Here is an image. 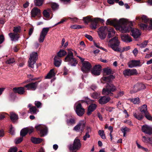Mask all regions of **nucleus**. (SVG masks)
Wrapping results in <instances>:
<instances>
[{"instance_id":"f257e3e1","label":"nucleus","mask_w":152,"mask_h":152,"mask_svg":"<svg viewBox=\"0 0 152 152\" xmlns=\"http://www.w3.org/2000/svg\"><path fill=\"white\" fill-rule=\"evenodd\" d=\"M107 24L113 26L117 30L122 33H126L131 31V35L134 38H137L141 35V33L137 28H132L130 25H132L131 21L129 22L124 18L120 19L119 20L116 19L113 20L108 19L106 22Z\"/></svg>"},{"instance_id":"f03ea898","label":"nucleus","mask_w":152,"mask_h":152,"mask_svg":"<svg viewBox=\"0 0 152 152\" xmlns=\"http://www.w3.org/2000/svg\"><path fill=\"white\" fill-rule=\"evenodd\" d=\"M120 42L118 38L116 37H115L111 39L108 42V46L110 47L115 51L122 52L124 51H126L130 49L129 46L123 47L121 48H119Z\"/></svg>"},{"instance_id":"7ed1b4c3","label":"nucleus","mask_w":152,"mask_h":152,"mask_svg":"<svg viewBox=\"0 0 152 152\" xmlns=\"http://www.w3.org/2000/svg\"><path fill=\"white\" fill-rule=\"evenodd\" d=\"M116 90V87L111 83H107L105 87L103 88L102 94L103 95L113 96V94L112 92Z\"/></svg>"},{"instance_id":"20e7f679","label":"nucleus","mask_w":152,"mask_h":152,"mask_svg":"<svg viewBox=\"0 0 152 152\" xmlns=\"http://www.w3.org/2000/svg\"><path fill=\"white\" fill-rule=\"evenodd\" d=\"M82 63V66L81 68L82 71L84 73H86L90 71L91 68V64L88 61H84V59L78 56Z\"/></svg>"},{"instance_id":"39448f33","label":"nucleus","mask_w":152,"mask_h":152,"mask_svg":"<svg viewBox=\"0 0 152 152\" xmlns=\"http://www.w3.org/2000/svg\"><path fill=\"white\" fill-rule=\"evenodd\" d=\"M38 55L37 52H32L30 55L29 61H28L29 66L32 68H33L34 66L36 65V69L37 67V66L35 64L36 61L37 59Z\"/></svg>"},{"instance_id":"423d86ee","label":"nucleus","mask_w":152,"mask_h":152,"mask_svg":"<svg viewBox=\"0 0 152 152\" xmlns=\"http://www.w3.org/2000/svg\"><path fill=\"white\" fill-rule=\"evenodd\" d=\"M66 61H68L72 66H75L77 64L76 60L73 58L72 52L70 50L68 53V54L65 58Z\"/></svg>"},{"instance_id":"0eeeda50","label":"nucleus","mask_w":152,"mask_h":152,"mask_svg":"<svg viewBox=\"0 0 152 152\" xmlns=\"http://www.w3.org/2000/svg\"><path fill=\"white\" fill-rule=\"evenodd\" d=\"M81 146L80 140L78 139H75L73 144L69 145L68 148L70 151H73L77 150L80 149Z\"/></svg>"},{"instance_id":"6e6552de","label":"nucleus","mask_w":152,"mask_h":152,"mask_svg":"<svg viewBox=\"0 0 152 152\" xmlns=\"http://www.w3.org/2000/svg\"><path fill=\"white\" fill-rule=\"evenodd\" d=\"M86 126V122L84 120L80 121L73 128V130L76 132H83Z\"/></svg>"},{"instance_id":"1a4fd4ad","label":"nucleus","mask_w":152,"mask_h":152,"mask_svg":"<svg viewBox=\"0 0 152 152\" xmlns=\"http://www.w3.org/2000/svg\"><path fill=\"white\" fill-rule=\"evenodd\" d=\"M107 27L106 26H102L98 29L97 31L99 36L101 39H104L107 35L106 32Z\"/></svg>"},{"instance_id":"9d476101","label":"nucleus","mask_w":152,"mask_h":152,"mask_svg":"<svg viewBox=\"0 0 152 152\" xmlns=\"http://www.w3.org/2000/svg\"><path fill=\"white\" fill-rule=\"evenodd\" d=\"M35 128L37 130L40 131V135L41 137L46 135L47 133L48 129L47 127L43 125H39L35 126Z\"/></svg>"},{"instance_id":"9b49d317","label":"nucleus","mask_w":152,"mask_h":152,"mask_svg":"<svg viewBox=\"0 0 152 152\" xmlns=\"http://www.w3.org/2000/svg\"><path fill=\"white\" fill-rule=\"evenodd\" d=\"M49 29L50 28L49 27L44 28H42L38 39V40L39 42H43Z\"/></svg>"},{"instance_id":"f8f14e48","label":"nucleus","mask_w":152,"mask_h":152,"mask_svg":"<svg viewBox=\"0 0 152 152\" xmlns=\"http://www.w3.org/2000/svg\"><path fill=\"white\" fill-rule=\"evenodd\" d=\"M123 74L126 77L137 75L138 72L135 69H127L123 71Z\"/></svg>"},{"instance_id":"ddd939ff","label":"nucleus","mask_w":152,"mask_h":152,"mask_svg":"<svg viewBox=\"0 0 152 152\" xmlns=\"http://www.w3.org/2000/svg\"><path fill=\"white\" fill-rule=\"evenodd\" d=\"M75 111L78 115L81 116L84 114L85 110L82 107L80 104L78 103L76 106Z\"/></svg>"},{"instance_id":"4468645a","label":"nucleus","mask_w":152,"mask_h":152,"mask_svg":"<svg viewBox=\"0 0 152 152\" xmlns=\"http://www.w3.org/2000/svg\"><path fill=\"white\" fill-rule=\"evenodd\" d=\"M101 66L100 65H95L91 71L92 74L94 75H99L101 73Z\"/></svg>"},{"instance_id":"2eb2a0df","label":"nucleus","mask_w":152,"mask_h":152,"mask_svg":"<svg viewBox=\"0 0 152 152\" xmlns=\"http://www.w3.org/2000/svg\"><path fill=\"white\" fill-rule=\"evenodd\" d=\"M142 130L144 133L150 135L152 134V126L147 125H143L142 127Z\"/></svg>"},{"instance_id":"dca6fc26","label":"nucleus","mask_w":152,"mask_h":152,"mask_svg":"<svg viewBox=\"0 0 152 152\" xmlns=\"http://www.w3.org/2000/svg\"><path fill=\"white\" fill-rule=\"evenodd\" d=\"M145 88V86L144 84H136L134 86V90L131 91L130 93L132 94L136 92L141 89H144Z\"/></svg>"},{"instance_id":"f3484780","label":"nucleus","mask_w":152,"mask_h":152,"mask_svg":"<svg viewBox=\"0 0 152 152\" xmlns=\"http://www.w3.org/2000/svg\"><path fill=\"white\" fill-rule=\"evenodd\" d=\"M110 99V97L106 96H101L98 100L99 103L101 104H106L109 102Z\"/></svg>"},{"instance_id":"a211bd4d","label":"nucleus","mask_w":152,"mask_h":152,"mask_svg":"<svg viewBox=\"0 0 152 152\" xmlns=\"http://www.w3.org/2000/svg\"><path fill=\"white\" fill-rule=\"evenodd\" d=\"M38 83L37 82L30 83L25 86L24 87L27 88V90H34L37 87Z\"/></svg>"},{"instance_id":"6ab92c4d","label":"nucleus","mask_w":152,"mask_h":152,"mask_svg":"<svg viewBox=\"0 0 152 152\" xmlns=\"http://www.w3.org/2000/svg\"><path fill=\"white\" fill-rule=\"evenodd\" d=\"M140 64V61L132 60L128 63V65L129 67L132 68L139 66Z\"/></svg>"},{"instance_id":"aec40b11","label":"nucleus","mask_w":152,"mask_h":152,"mask_svg":"<svg viewBox=\"0 0 152 152\" xmlns=\"http://www.w3.org/2000/svg\"><path fill=\"white\" fill-rule=\"evenodd\" d=\"M41 13L40 10L37 7L34 8L31 11V13L32 17H35L39 15Z\"/></svg>"},{"instance_id":"412c9836","label":"nucleus","mask_w":152,"mask_h":152,"mask_svg":"<svg viewBox=\"0 0 152 152\" xmlns=\"http://www.w3.org/2000/svg\"><path fill=\"white\" fill-rule=\"evenodd\" d=\"M121 38L123 41L126 42H130L132 41L131 37L127 34H121Z\"/></svg>"},{"instance_id":"4be33fe9","label":"nucleus","mask_w":152,"mask_h":152,"mask_svg":"<svg viewBox=\"0 0 152 152\" xmlns=\"http://www.w3.org/2000/svg\"><path fill=\"white\" fill-rule=\"evenodd\" d=\"M96 105L95 104H92L90 105L88 108L87 114L88 115L91 114L92 112L96 108Z\"/></svg>"},{"instance_id":"5701e85b","label":"nucleus","mask_w":152,"mask_h":152,"mask_svg":"<svg viewBox=\"0 0 152 152\" xmlns=\"http://www.w3.org/2000/svg\"><path fill=\"white\" fill-rule=\"evenodd\" d=\"M11 40L12 41H18L19 39V35L18 34H15L13 33H10L9 34Z\"/></svg>"},{"instance_id":"b1692460","label":"nucleus","mask_w":152,"mask_h":152,"mask_svg":"<svg viewBox=\"0 0 152 152\" xmlns=\"http://www.w3.org/2000/svg\"><path fill=\"white\" fill-rule=\"evenodd\" d=\"M106 31H107L108 33L107 35V37L109 38H110L113 36L115 33V32L113 28L111 27H107Z\"/></svg>"},{"instance_id":"393cba45","label":"nucleus","mask_w":152,"mask_h":152,"mask_svg":"<svg viewBox=\"0 0 152 152\" xmlns=\"http://www.w3.org/2000/svg\"><path fill=\"white\" fill-rule=\"evenodd\" d=\"M24 88V87L15 88H13V90L15 92L22 94L25 92Z\"/></svg>"},{"instance_id":"a878e982","label":"nucleus","mask_w":152,"mask_h":152,"mask_svg":"<svg viewBox=\"0 0 152 152\" xmlns=\"http://www.w3.org/2000/svg\"><path fill=\"white\" fill-rule=\"evenodd\" d=\"M61 60L57 56H55L54 58V64L56 67H58L61 65Z\"/></svg>"},{"instance_id":"bb28decb","label":"nucleus","mask_w":152,"mask_h":152,"mask_svg":"<svg viewBox=\"0 0 152 152\" xmlns=\"http://www.w3.org/2000/svg\"><path fill=\"white\" fill-rule=\"evenodd\" d=\"M96 19L95 18H93L91 22V23L90 27L93 29H95L97 27L98 22Z\"/></svg>"},{"instance_id":"cd10ccee","label":"nucleus","mask_w":152,"mask_h":152,"mask_svg":"<svg viewBox=\"0 0 152 152\" xmlns=\"http://www.w3.org/2000/svg\"><path fill=\"white\" fill-rule=\"evenodd\" d=\"M136 19L138 20L140 22L142 21L145 23H147L148 21V19L146 16L142 15L141 18L140 16H137L136 18Z\"/></svg>"},{"instance_id":"c85d7f7f","label":"nucleus","mask_w":152,"mask_h":152,"mask_svg":"<svg viewBox=\"0 0 152 152\" xmlns=\"http://www.w3.org/2000/svg\"><path fill=\"white\" fill-rule=\"evenodd\" d=\"M93 19V18H92V16H88L83 17V20L86 24H87L90 22H91Z\"/></svg>"},{"instance_id":"c756f323","label":"nucleus","mask_w":152,"mask_h":152,"mask_svg":"<svg viewBox=\"0 0 152 152\" xmlns=\"http://www.w3.org/2000/svg\"><path fill=\"white\" fill-rule=\"evenodd\" d=\"M42 139L34 137H32L31 138V141L33 143L35 144L39 143L42 142Z\"/></svg>"},{"instance_id":"7c9ffc66","label":"nucleus","mask_w":152,"mask_h":152,"mask_svg":"<svg viewBox=\"0 0 152 152\" xmlns=\"http://www.w3.org/2000/svg\"><path fill=\"white\" fill-rule=\"evenodd\" d=\"M66 122L67 124L69 126H73L76 123L75 119L73 118L67 119Z\"/></svg>"},{"instance_id":"2f4dec72","label":"nucleus","mask_w":152,"mask_h":152,"mask_svg":"<svg viewBox=\"0 0 152 152\" xmlns=\"http://www.w3.org/2000/svg\"><path fill=\"white\" fill-rule=\"evenodd\" d=\"M55 74L54 72V69H51L49 72L45 77L46 78H50L55 75Z\"/></svg>"},{"instance_id":"473e14b6","label":"nucleus","mask_w":152,"mask_h":152,"mask_svg":"<svg viewBox=\"0 0 152 152\" xmlns=\"http://www.w3.org/2000/svg\"><path fill=\"white\" fill-rule=\"evenodd\" d=\"M133 115L135 118L139 120H141L143 118V116L141 113H134Z\"/></svg>"},{"instance_id":"72a5a7b5","label":"nucleus","mask_w":152,"mask_h":152,"mask_svg":"<svg viewBox=\"0 0 152 152\" xmlns=\"http://www.w3.org/2000/svg\"><path fill=\"white\" fill-rule=\"evenodd\" d=\"M28 133V128H25L22 129L20 131V135L23 137L25 136Z\"/></svg>"},{"instance_id":"f704fd0d","label":"nucleus","mask_w":152,"mask_h":152,"mask_svg":"<svg viewBox=\"0 0 152 152\" xmlns=\"http://www.w3.org/2000/svg\"><path fill=\"white\" fill-rule=\"evenodd\" d=\"M141 112L145 114L148 112L147 109V106L146 104H144L142 105L140 109Z\"/></svg>"},{"instance_id":"c9c22d12","label":"nucleus","mask_w":152,"mask_h":152,"mask_svg":"<svg viewBox=\"0 0 152 152\" xmlns=\"http://www.w3.org/2000/svg\"><path fill=\"white\" fill-rule=\"evenodd\" d=\"M50 11V9H49L47 10H44L43 12L44 16L47 18H49L50 17L49 13Z\"/></svg>"},{"instance_id":"e433bc0d","label":"nucleus","mask_w":152,"mask_h":152,"mask_svg":"<svg viewBox=\"0 0 152 152\" xmlns=\"http://www.w3.org/2000/svg\"><path fill=\"white\" fill-rule=\"evenodd\" d=\"M66 54V52L64 50H60L57 53V56L58 57H61L63 56Z\"/></svg>"},{"instance_id":"4c0bfd02","label":"nucleus","mask_w":152,"mask_h":152,"mask_svg":"<svg viewBox=\"0 0 152 152\" xmlns=\"http://www.w3.org/2000/svg\"><path fill=\"white\" fill-rule=\"evenodd\" d=\"M130 100L134 104H138L140 102V99L138 97L130 99Z\"/></svg>"},{"instance_id":"58836bf2","label":"nucleus","mask_w":152,"mask_h":152,"mask_svg":"<svg viewBox=\"0 0 152 152\" xmlns=\"http://www.w3.org/2000/svg\"><path fill=\"white\" fill-rule=\"evenodd\" d=\"M44 0H34V4L36 6H40L43 4V1Z\"/></svg>"},{"instance_id":"ea45409f","label":"nucleus","mask_w":152,"mask_h":152,"mask_svg":"<svg viewBox=\"0 0 152 152\" xmlns=\"http://www.w3.org/2000/svg\"><path fill=\"white\" fill-rule=\"evenodd\" d=\"M10 115V118L13 121H14L18 119V116L14 113H11Z\"/></svg>"},{"instance_id":"a19ab883","label":"nucleus","mask_w":152,"mask_h":152,"mask_svg":"<svg viewBox=\"0 0 152 152\" xmlns=\"http://www.w3.org/2000/svg\"><path fill=\"white\" fill-rule=\"evenodd\" d=\"M121 130L123 133V136L125 137L126 132L129 131V129L127 127H122L121 129Z\"/></svg>"},{"instance_id":"79ce46f5","label":"nucleus","mask_w":152,"mask_h":152,"mask_svg":"<svg viewBox=\"0 0 152 152\" xmlns=\"http://www.w3.org/2000/svg\"><path fill=\"white\" fill-rule=\"evenodd\" d=\"M98 133L103 139H106L105 135L103 130H99L98 132Z\"/></svg>"},{"instance_id":"37998d69","label":"nucleus","mask_w":152,"mask_h":152,"mask_svg":"<svg viewBox=\"0 0 152 152\" xmlns=\"http://www.w3.org/2000/svg\"><path fill=\"white\" fill-rule=\"evenodd\" d=\"M21 31V28L20 26H16L14 27L13 31L14 33L18 34V33L20 32Z\"/></svg>"},{"instance_id":"c03bdc74","label":"nucleus","mask_w":152,"mask_h":152,"mask_svg":"<svg viewBox=\"0 0 152 152\" xmlns=\"http://www.w3.org/2000/svg\"><path fill=\"white\" fill-rule=\"evenodd\" d=\"M104 74L106 75H109L111 73V70L109 68H105L104 69Z\"/></svg>"},{"instance_id":"a18cd8bd","label":"nucleus","mask_w":152,"mask_h":152,"mask_svg":"<svg viewBox=\"0 0 152 152\" xmlns=\"http://www.w3.org/2000/svg\"><path fill=\"white\" fill-rule=\"evenodd\" d=\"M100 95V94L99 93L94 92L92 94L91 96L93 98L96 99L99 97Z\"/></svg>"},{"instance_id":"49530a36","label":"nucleus","mask_w":152,"mask_h":152,"mask_svg":"<svg viewBox=\"0 0 152 152\" xmlns=\"http://www.w3.org/2000/svg\"><path fill=\"white\" fill-rule=\"evenodd\" d=\"M30 112L32 114H36L37 113V109L36 107H32L30 108Z\"/></svg>"},{"instance_id":"de8ad7c7","label":"nucleus","mask_w":152,"mask_h":152,"mask_svg":"<svg viewBox=\"0 0 152 152\" xmlns=\"http://www.w3.org/2000/svg\"><path fill=\"white\" fill-rule=\"evenodd\" d=\"M58 5L56 3H53L51 4V7L53 10H56L58 8Z\"/></svg>"},{"instance_id":"09e8293b","label":"nucleus","mask_w":152,"mask_h":152,"mask_svg":"<svg viewBox=\"0 0 152 152\" xmlns=\"http://www.w3.org/2000/svg\"><path fill=\"white\" fill-rule=\"evenodd\" d=\"M23 140V137H20L16 138L15 140V142L16 144H18L22 142Z\"/></svg>"},{"instance_id":"8fccbe9b","label":"nucleus","mask_w":152,"mask_h":152,"mask_svg":"<svg viewBox=\"0 0 152 152\" xmlns=\"http://www.w3.org/2000/svg\"><path fill=\"white\" fill-rule=\"evenodd\" d=\"M148 41L145 40V41H144V42H143L142 44H139V46L141 48H145L147 45L148 43Z\"/></svg>"},{"instance_id":"3c124183","label":"nucleus","mask_w":152,"mask_h":152,"mask_svg":"<svg viewBox=\"0 0 152 152\" xmlns=\"http://www.w3.org/2000/svg\"><path fill=\"white\" fill-rule=\"evenodd\" d=\"M145 116L148 120H152V117L150 115L149 113L147 112L146 113L144 114Z\"/></svg>"},{"instance_id":"603ef678","label":"nucleus","mask_w":152,"mask_h":152,"mask_svg":"<svg viewBox=\"0 0 152 152\" xmlns=\"http://www.w3.org/2000/svg\"><path fill=\"white\" fill-rule=\"evenodd\" d=\"M140 26L141 29L143 30H146L148 29L147 26L145 24L141 23L140 24Z\"/></svg>"},{"instance_id":"864d4df0","label":"nucleus","mask_w":152,"mask_h":152,"mask_svg":"<svg viewBox=\"0 0 152 152\" xmlns=\"http://www.w3.org/2000/svg\"><path fill=\"white\" fill-rule=\"evenodd\" d=\"M83 27L80 25H75L71 26V28L74 29H79L83 28Z\"/></svg>"},{"instance_id":"5fc2aeb1","label":"nucleus","mask_w":152,"mask_h":152,"mask_svg":"<svg viewBox=\"0 0 152 152\" xmlns=\"http://www.w3.org/2000/svg\"><path fill=\"white\" fill-rule=\"evenodd\" d=\"M15 61V59L13 58H11L7 60L6 61V63L8 64H12Z\"/></svg>"},{"instance_id":"6e6d98bb","label":"nucleus","mask_w":152,"mask_h":152,"mask_svg":"<svg viewBox=\"0 0 152 152\" xmlns=\"http://www.w3.org/2000/svg\"><path fill=\"white\" fill-rule=\"evenodd\" d=\"M114 77L113 75H111L107 77H104L103 78V80L105 81H107V79L110 80L111 79H113Z\"/></svg>"},{"instance_id":"4d7b16f0","label":"nucleus","mask_w":152,"mask_h":152,"mask_svg":"<svg viewBox=\"0 0 152 152\" xmlns=\"http://www.w3.org/2000/svg\"><path fill=\"white\" fill-rule=\"evenodd\" d=\"M10 133L12 135H14L15 134L14 128L11 126L10 127Z\"/></svg>"},{"instance_id":"13d9d810","label":"nucleus","mask_w":152,"mask_h":152,"mask_svg":"<svg viewBox=\"0 0 152 152\" xmlns=\"http://www.w3.org/2000/svg\"><path fill=\"white\" fill-rule=\"evenodd\" d=\"M149 138V137H146L145 136H143L142 140L144 142L148 143Z\"/></svg>"},{"instance_id":"bf43d9fd","label":"nucleus","mask_w":152,"mask_h":152,"mask_svg":"<svg viewBox=\"0 0 152 152\" xmlns=\"http://www.w3.org/2000/svg\"><path fill=\"white\" fill-rule=\"evenodd\" d=\"M124 94V91H120L117 93V95L116 96V98H118L119 97L122 96Z\"/></svg>"},{"instance_id":"052dcab7","label":"nucleus","mask_w":152,"mask_h":152,"mask_svg":"<svg viewBox=\"0 0 152 152\" xmlns=\"http://www.w3.org/2000/svg\"><path fill=\"white\" fill-rule=\"evenodd\" d=\"M67 19L66 18H63L62 19L60 22H58V23L56 24L55 25V26H56L66 21Z\"/></svg>"},{"instance_id":"680f3d73","label":"nucleus","mask_w":152,"mask_h":152,"mask_svg":"<svg viewBox=\"0 0 152 152\" xmlns=\"http://www.w3.org/2000/svg\"><path fill=\"white\" fill-rule=\"evenodd\" d=\"M90 137V135L89 134L88 132H86L85 135L83 137V140L86 141L87 138H89Z\"/></svg>"},{"instance_id":"e2e57ef3","label":"nucleus","mask_w":152,"mask_h":152,"mask_svg":"<svg viewBox=\"0 0 152 152\" xmlns=\"http://www.w3.org/2000/svg\"><path fill=\"white\" fill-rule=\"evenodd\" d=\"M17 148L16 147H14L11 148L9 150V152H17Z\"/></svg>"},{"instance_id":"0e129e2a","label":"nucleus","mask_w":152,"mask_h":152,"mask_svg":"<svg viewBox=\"0 0 152 152\" xmlns=\"http://www.w3.org/2000/svg\"><path fill=\"white\" fill-rule=\"evenodd\" d=\"M7 114L6 113H0V119H3L5 117V115Z\"/></svg>"},{"instance_id":"69168bd1","label":"nucleus","mask_w":152,"mask_h":152,"mask_svg":"<svg viewBox=\"0 0 152 152\" xmlns=\"http://www.w3.org/2000/svg\"><path fill=\"white\" fill-rule=\"evenodd\" d=\"M35 104L38 108L41 105V103L39 101H35Z\"/></svg>"},{"instance_id":"338daca9","label":"nucleus","mask_w":152,"mask_h":152,"mask_svg":"<svg viewBox=\"0 0 152 152\" xmlns=\"http://www.w3.org/2000/svg\"><path fill=\"white\" fill-rule=\"evenodd\" d=\"M85 36L90 41H92L93 40V38L90 35L86 34L85 35Z\"/></svg>"},{"instance_id":"774afa93","label":"nucleus","mask_w":152,"mask_h":152,"mask_svg":"<svg viewBox=\"0 0 152 152\" xmlns=\"http://www.w3.org/2000/svg\"><path fill=\"white\" fill-rule=\"evenodd\" d=\"M34 129L33 128H28V132L29 134H31L34 131Z\"/></svg>"}]
</instances>
